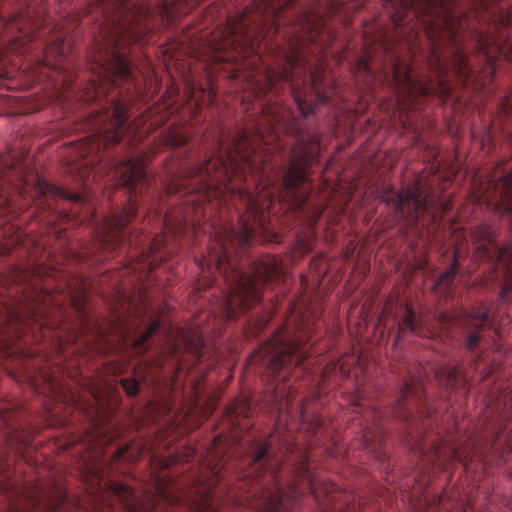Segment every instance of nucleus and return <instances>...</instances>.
Listing matches in <instances>:
<instances>
[{"label":"nucleus","instance_id":"obj_44","mask_svg":"<svg viewBox=\"0 0 512 512\" xmlns=\"http://www.w3.org/2000/svg\"><path fill=\"white\" fill-rule=\"evenodd\" d=\"M2 195V189L0 188V196Z\"/></svg>","mask_w":512,"mask_h":512},{"label":"nucleus","instance_id":"obj_37","mask_svg":"<svg viewBox=\"0 0 512 512\" xmlns=\"http://www.w3.org/2000/svg\"><path fill=\"white\" fill-rule=\"evenodd\" d=\"M116 322H117V325L120 327V328H123L125 331L124 333H129V330L131 329L130 327H128V324L126 323V320L124 319V316L123 315H117V319H116Z\"/></svg>","mask_w":512,"mask_h":512},{"label":"nucleus","instance_id":"obj_1","mask_svg":"<svg viewBox=\"0 0 512 512\" xmlns=\"http://www.w3.org/2000/svg\"><path fill=\"white\" fill-rule=\"evenodd\" d=\"M273 398L278 411L275 427L266 440H254L250 445V467L238 475V504L261 512H292L296 501L309 493L317 501L319 512H363L353 493L315 476L307 449L295 442L288 421L295 418L302 424L309 422L301 401L294 407L291 392H285L279 383Z\"/></svg>","mask_w":512,"mask_h":512},{"label":"nucleus","instance_id":"obj_3","mask_svg":"<svg viewBox=\"0 0 512 512\" xmlns=\"http://www.w3.org/2000/svg\"><path fill=\"white\" fill-rule=\"evenodd\" d=\"M237 164L228 156V160L218 155H211L202 163L186 167L173 175L165 184L168 195L197 193L199 200L211 201L213 197L220 202L228 200L241 202L245 214L240 216L241 228L232 227L216 230L215 243L210 248V260L215 262L217 270L223 274L230 286V292L223 301V316L232 321L237 316L261 301L264 285L281 277V268L276 258L267 257L253 262L251 273L243 271L232 259V253L239 248L244 250L252 242L256 221L263 215L260 200L247 188L232 186V174L236 173Z\"/></svg>","mask_w":512,"mask_h":512},{"label":"nucleus","instance_id":"obj_12","mask_svg":"<svg viewBox=\"0 0 512 512\" xmlns=\"http://www.w3.org/2000/svg\"><path fill=\"white\" fill-rule=\"evenodd\" d=\"M17 411L12 404L0 403V428L5 430V444L9 452L29 462L32 446L31 433L14 423Z\"/></svg>","mask_w":512,"mask_h":512},{"label":"nucleus","instance_id":"obj_28","mask_svg":"<svg viewBox=\"0 0 512 512\" xmlns=\"http://www.w3.org/2000/svg\"><path fill=\"white\" fill-rule=\"evenodd\" d=\"M47 314H48V310L46 307H44V308L32 307L30 309V315L28 316V321L31 322V324H36L40 328H42L48 324Z\"/></svg>","mask_w":512,"mask_h":512},{"label":"nucleus","instance_id":"obj_17","mask_svg":"<svg viewBox=\"0 0 512 512\" xmlns=\"http://www.w3.org/2000/svg\"><path fill=\"white\" fill-rule=\"evenodd\" d=\"M434 377L446 387L465 389L467 386V378L462 374L460 366L440 367L435 371Z\"/></svg>","mask_w":512,"mask_h":512},{"label":"nucleus","instance_id":"obj_15","mask_svg":"<svg viewBox=\"0 0 512 512\" xmlns=\"http://www.w3.org/2000/svg\"><path fill=\"white\" fill-rule=\"evenodd\" d=\"M168 237L165 235L155 236L146 248L142 249L143 269L148 268L151 270L160 261H166L170 257V252L167 250Z\"/></svg>","mask_w":512,"mask_h":512},{"label":"nucleus","instance_id":"obj_40","mask_svg":"<svg viewBox=\"0 0 512 512\" xmlns=\"http://www.w3.org/2000/svg\"><path fill=\"white\" fill-rule=\"evenodd\" d=\"M160 494H161V497L163 500H166V501L169 500L168 496L166 495V492L162 488L160 489Z\"/></svg>","mask_w":512,"mask_h":512},{"label":"nucleus","instance_id":"obj_42","mask_svg":"<svg viewBox=\"0 0 512 512\" xmlns=\"http://www.w3.org/2000/svg\"><path fill=\"white\" fill-rule=\"evenodd\" d=\"M118 297H119L120 300H124V298H125V296L123 294H120V293H119Z\"/></svg>","mask_w":512,"mask_h":512},{"label":"nucleus","instance_id":"obj_18","mask_svg":"<svg viewBox=\"0 0 512 512\" xmlns=\"http://www.w3.org/2000/svg\"><path fill=\"white\" fill-rule=\"evenodd\" d=\"M196 457V450L192 447H184L182 451L173 452L168 456L158 457L155 452L151 453L150 461L158 465L160 469H168L170 466L180 462H190Z\"/></svg>","mask_w":512,"mask_h":512},{"label":"nucleus","instance_id":"obj_14","mask_svg":"<svg viewBox=\"0 0 512 512\" xmlns=\"http://www.w3.org/2000/svg\"><path fill=\"white\" fill-rule=\"evenodd\" d=\"M68 297L78 317L79 327L68 336L67 341L76 342L79 337L91 328L87 309V293L84 288H81L77 291H70Z\"/></svg>","mask_w":512,"mask_h":512},{"label":"nucleus","instance_id":"obj_10","mask_svg":"<svg viewBox=\"0 0 512 512\" xmlns=\"http://www.w3.org/2000/svg\"><path fill=\"white\" fill-rule=\"evenodd\" d=\"M380 200L394 211L397 222L406 221L407 225L417 224L420 217L427 214L435 225H440L443 216L451 209V203L444 201L432 189H424L415 184L401 192L392 188L380 194Z\"/></svg>","mask_w":512,"mask_h":512},{"label":"nucleus","instance_id":"obj_38","mask_svg":"<svg viewBox=\"0 0 512 512\" xmlns=\"http://www.w3.org/2000/svg\"><path fill=\"white\" fill-rule=\"evenodd\" d=\"M322 424H323V419L320 418L319 416H316L314 418V420L312 422H309V426L313 429V430H317V429H320L322 427Z\"/></svg>","mask_w":512,"mask_h":512},{"label":"nucleus","instance_id":"obj_2","mask_svg":"<svg viewBox=\"0 0 512 512\" xmlns=\"http://www.w3.org/2000/svg\"><path fill=\"white\" fill-rule=\"evenodd\" d=\"M391 20L396 27L416 20L429 44L427 64L434 73L426 82L414 80L410 67L393 59L390 73L386 75L390 88L399 102L414 104L419 98L437 95L443 101L449 99L452 88L447 72L453 70L458 78L468 82L473 75L466 53V41L483 56L490 73L495 71L497 57L512 61V39L498 44L488 34L470 28L468 19L458 0H386Z\"/></svg>","mask_w":512,"mask_h":512},{"label":"nucleus","instance_id":"obj_30","mask_svg":"<svg viewBox=\"0 0 512 512\" xmlns=\"http://www.w3.org/2000/svg\"><path fill=\"white\" fill-rule=\"evenodd\" d=\"M188 346L193 351L196 358L198 360H201V358L203 357V354H204V352H203L204 346H205L204 339L200 336H197V338L195 340L188 341Z\"/></svg>","mask_w":512,"mask_h":512},{"label":"nucleus","instance_id":"obj_43","mask_svg":"<svg viewBox=\"0 0 512 512\" xmlns=\"http://www.w3.org/2000/svg\"><path fill=\"white\" fill-rule=\"evenodd\" d=\"M15 165H16V164H11V165H10V167H9V169L14 170V169H15Z\"/></svg>","mask_w":512,"mask_h":512},{"label":"nucleus","instance_id":"obj_19","mask_svg":"<svg viewBox=\"0 0 512 512\" xmlns=\"http://www.w3.org/2000/svg\"><path fill=\"white\" fill-rule=\"evenodd\" d=\"M405 310V316L398 323L395 344H397L407 332H411L414 334L422 333L423 324L421 321L416 319V314L412 306L406 305Z\"/></svg>","mask_w":512,"mask_h":512},{"label":"nucleus","instance_id":"obj_35","mask_svg":"<svg viewBox=\"0 0 512 512\" xmlns=\"http://www.w3.org/2000/svg\"><path fill=\"white\" fill-rule=\"evenodd\" d=\"M239 157L241 158L243 164L245 166H247V168H249L251 171L254 170V163L252 162V160H250L249 156L246 155V154H242L240 151H239Z\"/></svg>","mask_w":512,"mask_h":512},{"label":"nucleus","instance_id":"obj_41","mask_svg":"<svg viewBox=\"0 0 512 512\" xmlns=\"http://www.w3.org/2000/svg\"><path fill=\"white\" fill-rule=\"evenodd\" d=\"M442 502H443V496H438L437 499H436L435 505L439 506V505L442 504Z\"/></svg>","mask_w":512,"mask_h":512},{"label":"nucleus","instance_id":"obj_20","mask_svg":"<svg viewBox=\"0 0 512 512\" xmlns=\"http://www.w3.org/2000/svg\"><path fill=\"white\" fill-rule=\"evenodd\" d=\"M252 413L250 402L245 397L236 399L225 408V414L232 425L241 427V420L249 418Z\"/></svg>","mask_w":512,"mask_h":512},{"label":"nucleus","instance_id":"obj_31","mask_svg":"<svg viewBox=\"0 0 512 512\" xmlns=\"http://www.w3.org/2000/svg\"><path fill=\"white\" fill-rule=\"evenodd\" d=\"M501 398L503 402V410L505 412V418L512 419V390L510 392H501Z\"/></svg>","mask_w":512,"mask_h":512},{"label":"nucleus","instance_id":"obj_36","mask_svg":"<svg viewBox=\"0 0 512 512\" xmlns=\"http://www.w3.org/2000/svg\"><path fill=\"white\" fill-rule=\"evenodd\" d=\"M127 450L128 448L126 446H123L121 448H118L114 453H113V459L116 461V460H120L122 458H125L126 456V453H127Z\"/></svg>","mask_w":512,"mask_h":512},{"label":"nucleus","instance_id":"obj_16","mask_svg":"<svg viewBox=\"0 0 512 512\" xmlns=\"http://www.w3.org/2000/svg\"><path fill=\"white\" fill-rule=\"evenodd\" d=\"M372 424L363 425L361 423V440L363 448H370L371 446H376L379 442L382 441L383 430L380 427L381 418L383 417L382 411L378 409H373L371 412Z\"/></svg>","mask_w":512,"mask_h":512},{"label":"nucleus","instance_id":"obj_4","mask_svg":"<svg viewBox=\"0 0 512 512\" xmlns=\"http://www.w3.org/2000/svg\"><path fill=\"white\" fill-rule=\"evenodd\" d=\"M297 0H254L253 11H246L228 23L226 37L219 50H233L239 56L257 53L260 41L270 35H281L284 44L277 45V57L284 62L277 71L267 68L265 71V90H277L280 82L289 83L290 91L303 116L314 113V107L308 104L304 96L295 88L294 80L301 74H310V81L316 86L317 76L308 67L305 53L316 46L317 52L324 53L336 38L328 23L329 17L337 16L348 24V14L359 8L358 4H349L348 0H316L311 7L292 12L288 21L290 28H282L286 22L284 10L291 8Z\"/></svg>","mask_w":512,"mask_h":512},{"label":"nucleus","instance_id":"obj_9","mask_svg":"<svg viewBox=\"0 0 512 512\" xmlns=\"http://www.w3.org/2000/svg\"><path fill=\"white\" fill-rule=\"evenodd\" d=\"M295 143L291 148L289 165L280 184V196L293 209L302 211L309 197L303 188L308 181V168L319 160L320 135L315 132L295 131Z\"/></svg>","mask_w":512,"mask_h":512},{"label":"nucleus","instance_id":"obj_29","mask_svg":"<svg viewBox=\"0 0 512 512\" xmlns=\"http://www.w3.org/2000/svg\"><path fill=\"white\" fill-rule=\"evenodd\" d=\"M120 385L130 397L136 396L140 390V382L135 378H123L120 380Z\"/></svg>","mask_w":512,"mask_h":512},{"label":"nucleus","instance_id":"obj_8","mask_svg":"<svg viewBox=\"0 0 512 512\" xmlns=\"http://www.w3.org/2000/svg\"><path fill=\"white\" fill-rule=\"evenodd\" d=\"M320 311L307 306L293 307L284 330L275 332L271 339L252 356V361L265 366L275 381L285 380L286 371L303 364L307 357L305 345L317 329Z\"/></svg>","mask_w":512,"mask_h":512},{"label":"nucleus","instance_id":"obj_34","mask_svg":"<svg viewBox=\"0 0 512 512\" xmlns=\"http://www.w3.org/2000/svg\"><path fill=\"white\" fill-rule=\"evenodd\" d=\"M18 245H21V234L17 233L15 236H13L9 242L6 244L7 247L4 248V252H9V250L12 247H16Z\"/></svg>","mask_w":512,"mask_h":512},{"label":"nucleus","instance_id":"obj_7","mask_svg":"<svg viewBox=\"0 0 512 512\" xmlns=\"http://www.w3.org/2000/svg\"><path fill=\"white\" fill-rule=\"evenodd\" d=\"M102 22L95 39L99 64L113 77V82L142 83L137 68L130 61L127 49L132 43L147 42L153 30L149 6L134 0H99Z\"/></svg>","mask_w":512,"mask_h":512},{"label":"nucleus","instance_id":"obj_27","mask_svg":"<svg viewBox=\"0 0 512 512\" xmlns=\"http://www.w3.org/2000/svg\"><path fill=\"white\" fill-rule=\"evenodd\" d=\"M61 505H10V512H59Z\"/></svg>","mask_w":512,"mask_h":512},{"label":"nucleus","instance_id":"obj_6","mask_svg":"<svg viewBox=\"0 0 512 512\" xmlns=\"http://www.w3.org/2000/svg\"><path fill=\"white\" fill-rule=\"evenodd\" d=\"M509 386L499 391L495 399L488 404L486 423L483 431L471 436L462 445L433 444L431 453L425 454L421 436L426 429L424 421L432 416L434 408L426 398L423 386V377L420 371L410 372L409 379L403 382L399 395L394 404L389 408V413L394 418L404 422L407 426L410 436L417 440L421 457L423 461L431 463L433 467L441 470L449 469V465L459 461L466 470L470 469L473 462H477L483 467L497 465L501 461V455L498 452V445L503 440H507V446L512 449V429L506 438L504 426L501 422L505 418L501 392H507Z\"/></svg>","mask_w":512,"mask_h":512},{"label":"nucleus","instance_id":"obj_33","mask_svg":"<svg viewBox=\"0 0 512 512\" xmlns=\"http://www.w3.org/2000/svg\"><path fill=\"white\" fill-rule=\"evenodd\" d=\"M324 209H325L324 207L313 208V210L311 211V215H310V221H311L312 225H314L318 222V220L322 216Z\"/></svg>","mask_w":512,"mask_h":512},{"label":"nucleus","instance_id":"obj_22","mask_svg":"<svg viewBox=\"0 0 512 512\" xmlns=\"http://www.w3.org/2000/svg\"><path fill=\"white\" fill-rule=\"evenodd\" d=\"M38 190L43 196L59 197L75 203L82 201V196L80 194L71 193L64 188L54 186L50 183H41L38 181Z\"/></svg>","mask_w":512,"mask_h":512},{"label":"nucleus","instance_id":"obj_26","mask_svg":"<svg viewBox=\"0 0 512 512\" xmlns=\"http://www.w3.org/2000/svg\"><path fill=\"white\" fill-rule=\"evenodd\" d=\"M457 271H458V259L455 255L451 266L440 275V277L436 283V286L441 290H448L451 287V285L454 281V278L457 275Z\"/></svg>","mask_w":512,"mask_h":512},{"label":"nucleus","instance_id":"obj_24","mask_svg":"<svg viewBox=\"0 0 512 512\" xmlns=\"http://www.w3.org/2000/svg\"><path fill=\"white\" fill-rule=\"evenodd\" d=\"M160 328L159 321H152L144 331H142L139 335L135 336L132 340L134 348L139 352H145L148 347L146 346L147 340L154 335L158 329Z\"/></svg>","mask_w":512,"mask_h":512},{"label":"nucleus","instance_id":"obj_21","mask_svg":"<svg viewBox=\"0 0 512 512\" xmlns=\"http://www.w3.org/2000/svg\"><path fill=\"white\" fill-rule=\"evenodd\" d=\"M163 143L171 148L183 146L188 143L189 135L187 132L176 125H171L161 134Z\"/></svg>","mask_w":512,"mask_h":512},{"label":"nucleus","instance_id":"obj_25","mask_svg":"<svg viewBox=\"0 0 512 512\" xmlns=\"http://www.w3.org/2000/svg\"><path fill=\"white\" fill-rule=\"evenodd\" d=\"M158 13L164 25H171L180 16V11L174 2L161 4L158 7Z\"/></svg>","mask_w":512,"mask_h":512},{"label":"nucleus","instance_id":"obj_32","mask_svg":"<svg viewBox=\"0 0 512 512\" xmlns=\"http://www.w3.org/2000/svg\"><path fill=\"white\" fill-rule=\"evenodd\" d=\"M164 224L170 231L175 234V236L185 233L186 229H188L187 223L185 221H180L178 224L174 225L170 222L168 217H165Z\"/></svg>","mask_w":512,"mask_h":512},{"label":"nucleus","instance_id":"obj_39","mask_svg":"<svg viewBox=\"0 0 512 512\" xmlns=\"http://www.w3.org/2000/svg\"><path fill=\"white\" fill-rule=\"evenodd\" d=\"M358 66H359V69L363 70L367 74H369L371 72L369 63L364 58L359 59Z\"/></svg>","mask_w":512,"mask_h":512},{"label":"nucleus","instance_id":"obj_23","mask_svg":"<svg viewBox=\"0 0 512 512\" xmlns=\"http://www.w3.org/2000/svg\"><path fill=\"white\" fill-rule=\"evenodd\" d=\"M349 375V369L345 367L343 361H330L327 363L322 370V380L328 381L329 379H344Z\"/></svg>","mask_w":512,"mask_h":512},{"label":"nucleus","instance_id":"obj_13","mask_svg":"<svg viewBox=\"0 0 512 512\" xmlns=\"http://www.w3.org/2000/svg\"><path fill=\"white\" fill-rule=\"evenodd\" d=\"M117 498L122 502L124 512H141L135 496L128 486L115 484L112 488ZM193 512H219L209 495H206Z\"/></svg>","mask_w":512,"mask_h":512},{"label":"nucleus","instance_id":"obj_5","mask_svg":"<svg viewBox=\"0 0 512 512\" xmlns=\"http://www.w3.org/2000/svg\"><path fill=\"white\" fill-rule=\"evenodd\" d=\"M128 109L124 101L112 99L108 107L91 114L87 121L91 133L75 144L71 157L70 170L78 171L81 181H86L91 175L94 179L97 174L106 173L108 181H115L128 190V205L106 218L96 231L95 245L108 252L126 243L136 245L127 226L137 215L138 194L142 195L155 182L147 172L145 154L121 161H115L109 155L110 149L124 137L129 143H136L155 128L153 123H146L145 115L128 123Z\"/></svg>","mask_w":512,"mask_h":512},{"label":"nucleus","instance_id":"obj_11","mask_svg":"<svg viewBox=\"0 0 512 512\" xmlns=\"http://www.w3.org/2000/svg\"><path fill=\"white\" fill-rule=\"evenodd\" d=\"M437 321L447 334L452 326L461 328L464 346L470 352H475L480 347L484 341L485 328L492 326L489 310L484 304L476 305L470 311L461 310L453 315L441 313Z\"/></svg>","mask_w":512,"mask_h":512}]
</instances>
